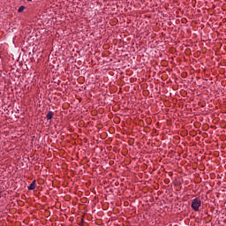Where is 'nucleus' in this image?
Returning a JSON list of instances; mask_svg holds the SVG:
<instances>
[{"instance_id": "nucleus-1", "label": "nucleus", "mask_w": 226, "mask_h": 226, "mask_svg": "<svg viewBox=\"0 0 226 226\" xmlns=\"http://www.w3.org/2000/svg\"><path fill=\"white\" fill-rule=\"evenodd\" d=\"M200 206H202V201H200V199L195 198L192 200L191 207H192L194 211H199Z\"/></svg>"}, {"instance_id": "nucleus-2", "label": "nucleus", "mask_w": 226, "mask_h": 226, "mask_svg": "<svg viewBox=\"0 0 226 226\" xmlns=\"http://www.w3.org/2000/svg\"><path fill=\"white\" fill-rule=\"evenodd\" d=\"M48 121H50V119H52V117H54V112L49 111L47 116H46Z\"/></svg>"}, {"instance_id": "nucleus-3", "label": "nucleus", "mask_w": 226, "mask_h": 226, "mask_svg": "<svg viewBox=\"0 0 226 226\" xmlns=\"http://www.w3.org/2000/svg\"><path fill=\"white\" fill-rule=\"evenodd\" d=\"M34 188H36V185L34 182H33L30 186L28 187V190H34Z\"/></svg>"}, {"instance_id": "nucleus-4", "label": "nucleus", "mask_w": 226, "mask_h": 226, "mask_svg": "<svg viewBox=\"0 0 226 226\" xmlns=\"http://www.w3.org/2000/svg\"><path fill=\"white\" fill-rule=\"evenodd\" d=\"M24 10H26V7L24 6H20L18 10L19 13H22V11H24Z\"/></svg>"}, {"instance_id": "nucleus-5", "label": "nucleus", "mask_w": 226, "mask_h": 226, "mask_svg": "<svg viewBox=\"0 0 226 226\" xmlns=\"http://www.w3.org/2000/svg\"><path fill=\"white\" fill-rule=\"evenodd\" d=\"M27 1H31V0H27Z\"/></svg>"}]
</instances>
